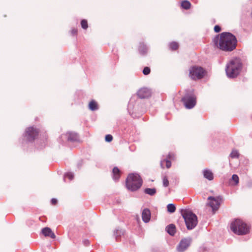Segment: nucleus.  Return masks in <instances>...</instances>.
<instances>
[{"label":"nucleus","instance_id":"31","mask_svg":"<svg viewBox=\"0 0 252 252\" xmlns=\"http://www.w3.org/2000/svg\"><path fill=\"white\" fill-rule=\"evenodd\" d=\"M105 140L108 142H111L113 140V136L111 134H107L105 136Z\"/></svg>","mask_w":252,"mask_h":252},{"label":"nucleus","instance_id":"32","mask_svg":"<svg viewBox=\"0 0 252 252\" xmlns=\"http://www.w3.org/2000/svg\"><path fill=\"white\" fill-rule=\"evenodd\" d=\"M169 185V182L167 178L164 177L163 179V186L164 187H167Z\"/></svg>","mask_w":252,"mask_h":252},{"label":"nucleus","instance_id":"29","mask_svg":"<svg viewBox=\"0 0 252 252\" xmlns=\"http://www.w3.org/2000/svg\"><path fill=\"white\" fill-rule=\"evenodd\" d=\"M232 180L234 182L235 185H237L239 183V177L237 175L233 174L232 176Z\"/></svg>","mask_w":252,"mask_h":252},{"label":"nucleus","instance_id":"6","mask_svg":"<svg viewBox=\"0 0 252 252\" xmlns=\"http://www.w3.org/2000/svg\"><path fill=\"white\" fill-rule=\"evenodd\" d=\"M181 101L183 103L187 109L193 108L196 104V96L194 90L193 89H186L185 94L182 98Z\"/></svg>","mask_w":252,"mask_h":252},{"label":"nucleus","instance_id":"5","mask_svg":"<svg viewBox=\"0 0 252 252\" xmlns=\"http://www.w3.org/2000/svg\"><path fill=\"white\" fill-rule=\"evenodd\" d=\"M231 230L236 234L244 235L250 232V226L240 219H236L230 224Z\"/></svg>","mask_w":252,"mask_h":252},{"label":"nucleus","instance_id":"1","mask_svg":"<svg viewBox=\"0 0 252 252\" xmlns=\"http://www.w3.org/2000/svg\"><path fill=\"white\" fill-rule=\"evenodd\" d=\"M212 42L214 47L224 52H231L236 47V37L229 32H223L216 35Z\"/></svg>","mask_w":252,"mask_h":252},{"label":"nucleus","instance_id":"13","mask_svg":"<svg viewBox=\"0 0 252 252\" xmlns=\"http://www.w3.org/2000/svg\"><path fill=\"white\" fill-rule=\"evenodd\" d=\"M151 212L148 208H145L142 212V219L143 221L145 222H148L151 219Z\"/></svg>","mask_w":252,"mask_h":252},{"label":"nucleus","instance_id":"38","mask_svg":"<svg viewBox=\"0 0 252 252\" xmlns=\"http://www.w3.org/2000/svg\"><path fill=\"white\" fill-rule=\"evenodd\" d=\"M130 103H129L128 105V108L130 107Z\"/></svg>","mask_w":252,"mask_h":252},{"label":"nucleus","instance_id":"33","mask_svg":"<svg viewBox=\"0 0 252 252\" xmlns=\"http://www.w3.org/2000/svg\"><path fill=\"white\" fill-rule=\"evenodd\" d=\"M177 224L179 226L181 230L185 229L184 226V222L182 220H178L177 222Z\"/></svg>","mask_w":252,"mask_h":252},{"label":"nucleus","instance_id":"36","mask_svg":"<svg viewBox=\"0 0 252 252\" xmlns=\"http://www.w3.org/2000/svg\"><path fill=\"white\" fill-rule=\"evenodd\" d=\"M71 32L72 35H76L77 33V30L73 29L71 30Z\"/></svg>","mask_w":252,"mask_h":252},{"label":"nucleus","instance_id":"25","mask_svg":"<svg viewBox=\"0 0 252 252\" xmlns=\"http://www.w3.org/2000/svg\"><path fill=\"white\" fill-rule=\"evenodd\" d=\"M170 48L172 50H176L178 48V44L176 42H172L169 44Z\"/></svg>","mask_w":252,"mask_h":252},{"label":"nucleus","instance_id":"3","mask_svg":"<svg viewBox=\"0 0 252 252\" xmlns=\"http://www.w3.org/2000/svg\"><path fill=\"white\" fill-rule=\"evenodd\" d=\"M180 212L188 230L194 229L198 223L196 215L190 210L188 209H181Z\"/></svg>","mask_w":252,"mask_h":252},{"label":"nucleus","instance_id":"24","mask_svg":"<svg viewBox=\"0 0 252 252\" xmlns=\"http://www.w3.org/2000/svg\"><path fill=\"white\" fill-rule=\"evenodd\" d=\"M68 178V179L71 181L74 178V174L71 172H68L64 174L63 180L65 181V178Z\"/></svg>","mask_w":252,"mask_h":252},{"label":"nucleus","instance_id":"17","mask_svg":"<svg viewBox=\"0 0 252 252\" xmlns=\"http://www.w3.org/2000/svg\"><path fill=\"white\" fill-rule=\"evenodd\" d=\"M148 50V48L143 43H140L138 47L139 53L142 56H145Z\"/></svg>","mask_w":252,"mask_h":252},{"label":"nucleus","instance_id":"21","mask_svg":"<svg viewBox=\"0 0 252 252\" xmlns=\"http://www.w3.org/2000/svg\"><path fill=\"white\" fill-rule=\"evenodd\" d=\"M144 192L151 196H153L156 193V189L155 188H146L144 189Z\"/></svg>","mask_w":252,"mask_h":252},{"label":"nucleus","instance_id":"2","mask_svg":"<svg viewBox=\"0 0 252 252\" xmlns=\"http://www.w3.org/2000/svg\"><path fill=\"white\" fill-rule=\"evenodd\" d=\"M242 66V61L239 58H235L230 60L225 67L227 76L230 78L236 77L240 73Z\"/></svg>","mask_w":252,"mask_h":252},{"label":"nucleus","instance_id":"23","mask_svg":"<svg viewBox=\"0 0 252 252\" xmlns=\"http://www.w3.org/2000/svg\"><path fill=\"white\" fill-rule=\"evenodd\" d=\"M167 211L170 213H173L176 211V207L174 204H168L167 206Z\"/></svg>","mask_w":252,"mask_h":252},{"label":"nucleus","instance_id":"8","mask_svg":"<svg viewBox=\"0 0 252 252\" xmlns=\"http://www.w3.org/2000/svg\"><path fill=\"white\" fill-rule=\"evenodd\" d=\"M189 71V77L194 80L203 78L205 74V71L203 68L196 65L191 66Z\"/></svg>","mask_w":252,"mask_h":252},{"label":"nucleus","instance_id":"9","mask_svg":"<svg viewBox=\"0 0 252 252\" xmlns=\"http://www.w3.org/2000/svg\"><path fill=\"white\" fill-rule=\"evenodd\" d=\"M208 200L209 202L207 203V205L211 207L213 213L215 214L220 205L222 200V197L221 196H218L216 197L209 196L208 197Z\"/></svg>","mask_w":252,"mask_h":252},{"label":"nucleus","instance_id":"18","mask_svg":"<svg viewBox=\"0 0 252 252\" xmlns=\"http://www.w3.org/2000/svg\"><path fill=\"white\" fill-rule=\"evenodd\" d=\"M112 178L115 181H118L120 178V170L117 167H115L112 170Z\"/></svg>","mask_w":252,"mask_h":252},{"label":"nucleus","instance_id":"14","mask_svg":"<svg viewBox=\"0 0 252 252\" xmlns=\"http://www.w3.org/2000/svg\"><path fill=\"white\" fill-rule=\"evenodd\" d=\"M41 232L45 237H49L52 239L56 238V235L49 227H46L42 229Z\"/></svg>","mask_w":252,"mask_h":252},{"label":"nucleus","instance_id":"16","mask_svg":"<svg viewBox=\"0 0 252 252\" xmlns=\"http://www.w3.org/2000/svg\"><path fill=\"white\" fill-rule=\"evenodd\" d=\"M203 176L209 181H212L214 179V175L210 169H205L203 171Z\"/></svg>","mask_w":252,"mask_h":252},{"label":"nucleus","instance_id":"12","mask_svg":"<svg viewBox=\"0 0 252 252\" xmlns=\"http://www.w3.org/2000/svg\"><path fill=\"white\" fill-rule=\"evenodd\" d=\"M137 94L140 98H148L151 96L152 92L147 88H143L138 90Z\"/></svg>","mask_w":252,"mask_h":252},{"label":"nucleus","instance_id":"27","mask_svg":"<svg viewBox=\"0 0 252 252\" xmlns=\"http://www.w3.org/2000/svg\"><path fill=\"white\" fill-rule=\"evenodd\" d=\"M122 234V232L121 230H119L118 229H116L114 232V235L116 237V241L118 240V238L121 236V235Z\"/></svg>","mask_w":252,"mask_h":252},{"label":"nucleus","instance_id":"37","mask_svg":"<svg viewBox=\"0 0 252 252\" xmlns=\"http://www.w3.org/2000/svg\"><path fill=\"white\" fill-rule=\"evenodd\" d=\"M51 203L52 205H56L57 203V200L56 198H52L51 200Z\"/></svg>","mask_w":252,"mask_h":252},{"label":"nucleus","instance_id":"28","mask_svg":"<svg viewBox=\"0 0 252 252\" xmlns=\"http://www.w3.org/2000/svg\"><path fill=\"white\" fill-rule=\"evenodd\" d=\"M230 156L232 158H237L239 157V153L237 151L233 150L230 154Z\"/></svg>","mask_w":252,"mask_h":252},{"label":"nucleus","instance_id":"20","mask_svg":"<svg viewBox=\"0 0 252 252\" xmlns=\"http://www.w3.org/2000/svg\"><path fill=\"white\" fill-rule=\"evenodd\" d=\"M173 156V155L172 154H169L168 155V159H165L163 160V161L164 162L165 161V162H166V166L167 168H169L171 166V162L170 161L169 159H171ZM162 162H163V161H161V162H160V165L162 167H163Z\"/></svg>","mask_w":252,"mask_h":252},{"label":"nucleus","instance_id":"7","mask_svg":"<svg viewBox=\"0 0 252 252\" xmlns=\"http://www.w3.org/2000/svg\"><path fill=\"white\" fill-rule=\"evenodd\" d=\"M39 132V129L33 126L27 128L23 134L22 145H24L28 143H32L37 137Z\"/></svg>","mask_w":252,"mask_h":252},{"label":"nucleus","instance_id":"11","mask_svg":"<svg viewBox=\"0 0 252 252\" xmlns=\"http://www.w3.org/2000/svg\"><path fill=\"white\" fill-rule=\"evenodd\" d=\"M61 138H66L69 142H76L79 141V136L77 133L73 132H68L65 134H62Z\"/></svg>","mask_w":252,"mask_h":252},{"label":"nucleus","instance_id":"15","mask_svg":"<svg viewBox=\"0 0 252 252\" xmlns=\"http://www.w3.org/2000/svg\"><path fill=\"white\" fill-rule=\"evenodd\" d=\"M165 230L170 235L173 236L176 232V226L173 223L170 224L166 227Z\"/></svg>","mask_w":252,"mask_h":252},{"label":"nucleus","instance_id":"22","mask_svg":"<svg viewBox=\"0 0 252 252\" xmlns=\"http://www.w3.org/2000/svg\"><path fill=\"white\" fill-rule=\"evenodd\" d=\"M191 3L188 0H184L181 3L182 7L186 10L189 9L190 7Z\"/></svg>","mask_w":252,"mask_h":252},{"label":"nucleus","instance_id":"30","mask_svg":"<svg viewBox=\"0 0 252 252\" xmlns=\"http://www.w3.org/2000/svg\"><path fill=\"white\" fill-rule=\"evenodd\" d=\"M150 72H151L150 68L148 66L145 67L143 70V73L145 75H147L149 74Z\"/></svg>","mask_w":252,"mask_h":252},{"label":"nucleus","instance_id":"34","mask_svg":"<svg viewBox=\"0 0 252 252\" xmlns=\"http://www.w3.org/2000/svg\"><path fill=\"white\" fill-rule=\"evenodd\" d=\"M214 31L215 32H220L221 31V28L219 26V25H216L215 27H214Z\"/></svg>","mask_w":252,"mask_h":252},{"label":"nucleus","instance_id":"10","mask_svg":"<svg viewBox=\"0 0 252 252\" xmlns=\"http://www.w3.org/2000/svg\"><path fill=\"white\" fill-rule=\"evenodd\" d=\"M192 238L190 237L182 239L177 247V250L179 252H184L187 250L191 245Z\"/></svg>","mask_w":252,"mask_h":252},{"label":"nucleus","instance_id":"4","mask_svg":"<svg viewBox=\"0 0 252 252\" xmlns=\"http://www.w3.org/2000/svg\"><path fill=\"white\" fill-rule=\"evenodd\" d=\"M143 184V181L140 176L137 173L129 174L126 181V188L131 191L138 190Z\"/></svg>","mask_w":252,"mask_h":252},{"label":"nucleus","instance_id":"26","mask_svg":"<svg viewBox=\"0 0 252 252\" xmlns=\"http://www.w3.org/2000/svg\"><path fill=\"white\" fill-rule=\"evenodd\" d=\"M81 27L83 29H87L88 27L87 21L85 19L82 20L81 21Z\"/></svg>","mask_w":252,"mask_h":252},{"label":"nucleus","instance_id":"35","mask_svg":"<svg viewBox=\"0 0 252 252\" xmlns=\"http://www.w3.org/2000/svg\"><path fill=\"white\" fill-rule=\"evenodd\" d=\"M83 244L85 246H88L90 244V242L88 239H84L82 241Z\"/></svg>","mask_w":252,"mask_h":252},{"label":"nucleus","instance_id":"19","mask_svg":"<svg viewBox=\"0 0 252 252\" xmlns=\"http://www.w3.org/2000/svg\"><path fill=\"white\" fill-rule=\"evenodd\" d=\"M89 108L92 111H95L98 109V106L97 103L94 100H92L89 103Z\"/></svg>","mask_w":252,"mask_h":252}]
</instances>
